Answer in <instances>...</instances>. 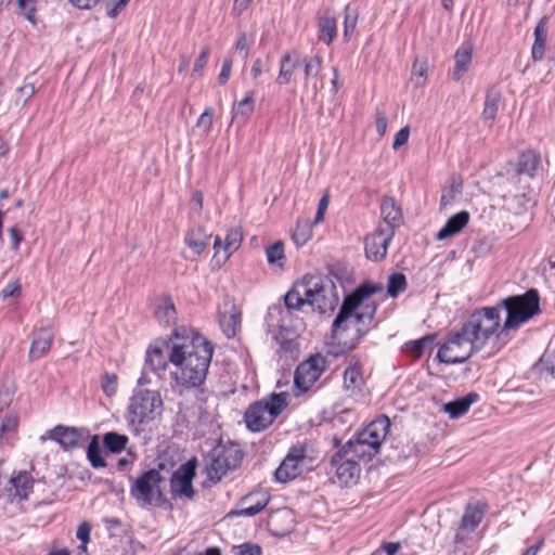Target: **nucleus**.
Instances as JSON below:
<instances>
[{"instance_id":"1","label":"nucleus","mask_w":555,"mask_h":555,"mask_svg":"<svg viewBox=\"0 0 555 555\" xmlns=\"http://www.w3.org/2000/svg\"><path fill=\"white\" fill-rule=\"evenodd\" d=\"M538 291L530 288L524 295L501 300L498 306L474 311L463 323L468 341L487 357L499 352L508 341L509 331L517 330L540 312Z\"/></svg>"},{"instance_id":"2","label":"nucleus","mask_w":555,"mask_h":555,"mask_svg":"<svg viewBox=\"0 0 555 555\" xmlns=\"http://www.w3.org/2000/svg\"><path fill=\"white\" fill-rule=\"evenodd\" d=\"M169 362L176 367L171 376L178 386L199 389L204 384L214 354V347L191 328H175L169 343Z\"/></svg>"},{"instance_id":"3","label":"nucleus","mask_w":555,"mask_h":555,"mask_svg":"<svg viewBox=\"0 0 555 555\" xmlns=\"http://www.w3.org/2000/svg\"><path fill=\"white\" fill-rule=\"evenodd\" d=\"M382 289L380 285L362 284L352 294L346 296L332 327L333 344L340 347L343 352L352 350L366 333L365 325L372 321L376 307L366 306L367 311H358V309L366 298Z\"/></svg>"},{"instance_id":"4","label":"nucleus","mask_w":555,"mask_h":555,"mask_svg":"<svg viewBox=\"0 0 555 555\" xmlns=\"http://www.w3.org/2000/svg\"><path fill=\"white\" fill-rule=\"evenodd\" d=\"M335 289V284L330 279L306 274L287 292L284 302L289 310H300L305 305H309L320 313H325L333 311L338 302Z\"/></svg>"},{"instance_id":"5","label":"nucleus","mask_w":555,"mask_h":555,"mask_svg":"<svg viewBox=\"0 0 555 555\" xmlns=\"http://www.w3.org/2000/svg\"><path fill=\"white\" fill-rule=\"evenodd\" d=\"M390 427V421L383 415L370 423L359 431L354 439H350L340 450L334 454V462L349 453L359 460L370 461L379 452Z\"/></svg>"},{"instance_id":"6","label":"nucleus","mask_w":555,"mask_h":555,"mask_svg":"<svg viewBox=\"0 0 555 555\" xmlns=\"http://www.w3.org/2000/svg\"><path fill=\"white\" fill-rule=\"evenodd\" d=\"M163 400L158 391L140 389L129 399L126 421L129 429L139 435L145 425L151 423L156 414H160Z\"/></svg>"},{"instance_id":"7","label":"nucleus","mask_w":555,"mask_h":555,"mask_svg":"<svg viewBox=\"0 0 555 555\" xmlns=\"http://www.w3.org/2000/svg\"><path fill=\"white\" fill-rule=\"evenodd\" d=\"M287 399L286 392H273L249 404L244 413L246 427L253 433L268 429L288 405Z\"/></svg>"},{"instance_id":"8","label":"nucleus","mask_w":555,"mask_h":555,"mask_svg":"<svg viewBox=\"0 0 555 555\" xmlns=\"http://www.w3.org/2000/svg\"><path fill=\"white\" fill-rule=\"evenodd\" d=\"M304 66L305 86L312 78H317L322 70V59L319 55L301 57L296 49L286 51L280 60V72L276 77V83L281 86L288 85L292 81L295 70Z\"/></svg>"},{"instance_id":"9","label":"nucleus","mask_w":555,"mask_h":555,"mask_svg":"<svg viewBox=\"0 0 555 555\" xmlns=\"http://www.w3.org/2000/svg\"><path fill=\"white\" fill-rule=\"evenodd\" d=\"M164 478L162 477L159 469H149L137 478L130 489V494L142 508L157 505L163 496L159 488Z\"/></svg>"},{"instance_id":"10","label":"nucleus","mask_w":555,"mask_h":555,"mask_svg":"<svg viewBox=\"0 0 555 555\" xmlns=\"http://www.w3.org/2000/svg\"><path fill=\"white\" fill-rule=\"evenodd\" d=\"M242 460L243 453L236 444L215 448L206 468L208 479L212 482L220 481L229 470L236 468Z\"/></svg>"},{"instance_id":"11","label":"nucleus","mask_w":555,"mask_h":555,"mask_svg":"<svg viewBox=\"0 0 555 555\" xmlns=\"http://www.w3.org/2000/svg\"><path fill=\"white\" fill-rule=\"evenodd\" d=\"M478 352L468 341L464 331L451 333L444 344L439 348L437 358L440 362L448 364L463 363L474 353Z\"/></svg>"},{"instance_id":"12","label":"nucleus","mask_w":555,"mask_h":555,"mask_svg":"<svg viewBox=\"0 0 555 555\" xmlns=\"http://www.w3.org/2000/svg\"><path fill=\"white\" fill-rule=\"evenodd\" d=\"M196 460H189L182 464L170 478V493L172 499L193 500L195 491L193 479L196 475Z\"/></svg>"},{"instance_id":"13","label":"nucleus","mask_w":555,"mask_h":555,"mask_svg":"<svg viewBox=\"0 0 555 555\" xmlns=\"http://www.w3.org/2000/svg\"><path fill=\"white\" fill-rule=\"evenodd\" d=\"M326 358L321 354L310 357L300 363L295 372V385L301 391L309 390L326 369Z\"/></svg>"},{"instance_id":"14","label":"nucleus","mask_w":555,"mask_h":555,"mask_svg":"<svg viewBox=\"0 0 555 555\" xmlns=\"http://www.w3.org/2000/svg\"><path fill=\"white\" fill-rule=\"evenodd\" d=\"M306 459V450L301 446L291 448L289 452L275 470L278 481L287 482L301 473V464Z\"/></svg>"},{"instance_id":"15","label":"nucleus","mask_w":555,"mask_h":555,"mask_svg":"<svg viewBox=\"0 0 555 555\" xmlns=\"http://www.w3.org/2000/svg\"><path fill=\"white\" fill-rule=\"evenodd\" d=\"M47 438L56 441L64 450L81 447L88 439L83 429L57 425L47 433Z\"/></svg>"},{"instance_id":"16","label":"nucleus","mask_w":555,"mask_h":555,"mask_svg":"<svg viewBox=\"0 0 555 555\" xmlns=\"http://www.w3.org/2000/svg\"><path fill=\"white\" fill-rule=\"evenodd\" d=\"M393 234L391 228L379 227L373 234L365 238V255L369 259L378 261L385 258L388 244Z\"/></svg>"},{"instance_id":"17","label":"nucleus","mask_w":555,"mask_h":555,"mask_svg":"<svg viewBox=\"0 0 555 555\" xmlns=\"http://www.w3.org/2000/svg\"><path fill=\"white\" fill-rule=\"evenodd\" d=\"M33 490V479L26 472L13 473L4 488L9 502L23 501L27 499Z\"/></svg>"},{"instance_id":"18","label":"nucleus","mask_w":555,"mask_h":555,"mask_svg":"<svg viewBox=\"0 0 555 555\" xmlns=\"http://www.w3.org/2000/svg\"><path fill=\"white\" fill-rule=\"evenodd\" d=\"M270 498L267 492H251L242 498L237 504L238 508L230 514L251 517L260 513L269 503Z\"/></svg>"},{"instance_id":"19","label":"nucleus","mask_w":555,"mask_h":555,"mask_svg":"<svg viewBox=\"0 0 555 555\" xmlns=\"http://www.w3.org/2000/svg\"><path fill=\"white\" fill-rule=\"evenodd\" d=\"M356 459L358 457L352 453H349L348 455L338 459L336 462H334V456L331 460L332 466L336 468L337 479L346 486L354 483L359 477L360 466Z\"/></svg>"},{"instance_id":"20","label":"nucleus","mask_w":555,"mask_h":555,"mask_svg":"<svg viewBox=\"0 0 555 555\" xmlns=\"http://www.w3.org/2000/svg\"><path fill=\"white\" fill-rule=\"evenodd\" d=\"M53 339L52 328L49 326H41L33 334V340L29 349V358L37 360L46 356L51 349Z\"/></svg>"},{"instance_id":"21","label":"nucleus","mask_w":555,"mask_h":555,"mask_svg":"<svg viewBox=\"0 0 555 555\" xmlns=\"http://www.w3.org/2000/svg\"><path fill=\"white\" fill-rule=\"evenodd\" d=\"M540 159L539 156L532 152L528 151L522 153L517 163H509L507 167V175L512 176H528L532 177L534 171L539 166Z\"/></svg>"},{"instance_id":"22","label":"nucleus","mask_w":555,"mask_h":555,"mask_svg":"<svg viewBox=\"0 0 555 555\" xmlns=\"http://www.w3.org/2000/svg\"><path fill=\"white\" fill-rule=\"evenodd\" d=\"M343 378V387L346 392L350 396L360 392L364 385V377L360 363L358 361H350L344 372Z\"/></svg>"},{"instance_id":"23","label":"nucleus","mask_w":555,"mask_h":555,"mask_svg":"<svg viewBox=\"0 0 555 555\" xmlns=\"http://www.w3.org/2000/svg\"><path fill=\"white\" fill-rule=\"evenodd\" d=\"M380 216L385 225L383 228H391L392 234L395 229L400 225L402 220L401 208L396 201L390 196H385L380 202Z\"/></svg>"},{"instance_id":"24","label":"nucleus","mask_w":555,"mask_h":555,"mask_svg":"<svg viewBox=\"0 0 555 555\" xmlns=\"http://www.w3.org/2000/svg\"><path fill=\"white\" fill-rule=\"evenodd\" d=\"M474 47L470 42H464L454 54V69L451 78L459 81L468 70L472 63Z\"/></svg>"},{"instance_id":"25","label":"nucleus","mask_w":555,"mask_h":555,"mask_svg":"<svg viewBox=\"0 0 555 555\" xmlns=\"http://www.w3.org/2000/svg\"><path fill=\"white\" fill-rule=\"evenodd\" d=\"M469 221V214L466 210H462L452 216L441 230L436 234V238L439 241L448 240L464 229Z\"/></svg>"},{"instance_id":"26","label":"nucleus","mask_w":555,"mask_h":555,"mask_svg":"<svg viewBox=\"0 0 555 555\" xmlns=\"http://www.w3.org/2000/svg\"><path fill=\"white\" fill-rule=\"evenodd\" d=\"M478 398L477 393L470 392L462 398L444 403L442 411L447 413L451 420L459 418L468 412L472 404L475 403Z\"/></svg>"},{"instance_id":"27","label":"nucleus","mask_w":555,"mask_h":555,"mask_svg":"<svg viewBox=\"0 0 555 555\" xmlns=\"http://www.w3.org/2000/svg\"><path fill=\"white\" fill-rule=\"evenodd\" d=\"M154 315L162 325L175 324L177 311L170 297L163 296L156 300Z\"/></svg>"},{"instance_id":"28","label":"nucleus","mask_w":555,"mask_h":555,"mask_svg":"<svg viewBox=\"0 0 555 555\" xmlns=\"http://www.w3.org/2000/svg\"><path fill=\"white\" fill-rule=\"evenodd\" d=\"M547 16H543L534 28V42L531 49V55L534 61H540L544 56L545 43L547 37Z\"/></svg>"},{"instance_id":"29","label":"nucleus","mask_w":555,"mask_h":555,"mask_svg":"<svg viewBox=\"0 0 555 555\" xmlns=\"http://www.w3.org/2000/svg\"><path fill=\"white\" fill-rule=\"evenodd\" d=\"M210 237V234H208L203 228L198 227L186 233L184 242L194 254L201 255L208 247Z\"/></svg>"},{"instance_id":"30","label":"nucleus","mask_w":555,"mask_h":555,"mask_svg":"<svg viewBox=\"0 0 555 555\" xmlns=\"http://www.w3.org/2000/svg\"><path fill=\"white\" fill-rule=\"evenodd\" d=\"M169 351L165 352L159 347H152L147 350L145 364L153 371L159 372L167 367Z\"/></svg>"},{"instance_id":"31","label":"nucleus","mask_w":555,"mask_h":555,"mask_svg":"<svg viewBox=\"0 0 555 555\" xmlns=\"http://www.w3.org/2000/svg\"><path fill=\"white\" fill-rule=\"evenodd\" d=\"M500 101V91L495 88H490L486 95L485 107L482 112V117L486 121L492 122L495 119Z\"/></svg>"},{"instance_id":"32","label":"nucleus","mask_w":555,"mask_h":555,"mask_svg":"<svg viewBox=\"0 0 555 555\" xmlns=\"http://www.w3.org/2000/svg\"><path fill=\"white\" fill-rule=\"evenodd\" d=\"M129 439L126 435L116 431L106 433L103 436V444L112 453H120L126 449Z\"/></svg>"},{"instance_id":"33","label":"nucleus","mask_w":555,"mask_h":555,"mask_svg":"<svg viewBox=\"0 0 555 555\" xmlns=\"http://www.w3.org/2000/svg\"><path fill=\"white\" fill-rule=\"evenodd\" d=\"M87 457L91 466L101 468L106 466L105 460L101 455L100 437L93 435L87 448Z\"/></svg>"},{"instance_id":"34","label":"nucleus","mask_w":555,"mask_h":555,"mask_svg":"<svg viewBox=\"0 0 555 555\" xmlns=\"http://www.w3.org/2000/svg\"><path fill=\"white\" fill-rule=\"evenodd\" d=\"M312 236V223L309 219L298 220L295 231L293 232V240L301 246L306 244Z\"/></svg>"},{"instance_id":"35","label":"nucleus","mask_w":555,"mask_h":555,"mask_svg":"<svg viewBox=\"0 0 555 555\" xmlns=\"http://www.w3.org/2000/svg\"><path fill=\"white\" fill-rule=\"evenodd\" d=\"M242 240H243V234H242V231L240 228L231 229L228 232V234L225 236V243L223 246L225 255L222 259V263L225 262L228 260V258L230 257V255L240 247Z\"/></svg>"},{"instance_id":"36","label":"nucleus","mask_w":555,"mask_h":555,"mask_svg":"<svg viewBox=\"0 0 555 555\" xmlns=\"http://www.w3.org/2000/svg\"><path fill=\"white\" fill-rule=\"evenodd\" d=\"M406 279L403 273H392L387 283V294L388 296L396 298L400 293L405 291L406 288Z\"/></svg>"},{"instance_id":"37","label":"nucleus","mask_w":555,"mask_h":555,"mask_svg":"<svg viewBox=\"0 0 555 555\" xmlns=\"http://www.w3.org/2000/svg\"><path fill=\"white\" fill-rule=\"evenodd\" d=\"M319 29L324 38V42L328 46L336 36V21L332 16H323L319 22Z\"/></svg>"},{"instance_id":"38","label":"nucleus","mask_w":555,"mask_h":555,"mask_svg":"<svg viewBox=\"0 0 555 555\" xmlns=\"http://www.w3.org/2000/svg\"><path fill=\"white\" fill-rule=\"evenodd\" d=\"M267 260L270 264H278L279 267H283V260L285 259L284 255V244L279 241L274 244L268 246L266 248Z\"/></svg>"},{"instance_id":"39","label":"nucleus","mask_w":555,"mask_h":555,"mask_svg":"<svg viewBox=\"0 0 555 555\" xmlns=\"http://www.w3.org/2000/svg\"><path fill=\"white\" fill-rule=\"evenodd\" d=\"M482 519V512L477 507H467L463 519L462 527L468 531H473L480 524Z\"/></svg>"},{"instance_id":"40","label":"nucleus","mask_w":555,"mask_h":555,"mask_svg":"<svg viewBox=\"0 0 555 555\" xmlns=\"http://www.w3.org/2000/svg\"><path fill=\"white\" fill-rule=\"evenodd\" d=\"M294 333L284 326L280 327L279 334L275 339L281 348L287 352H293L297 349L298 345L293 337Z\"/></svg>"},{"instance_id":"41","label":"nucleus","mask_w":555,"mask_h":555,"mask_svg":"<svg viewBox=\"0 0 555 555\" xmlns=\"http://www.w3.org/2000/svg\"><path fill=\"white\" fill-rule=\"evenodd\" d=\"M254 111V99L251 95L245 96L237 105L232 109V120L237 118L246 119Z\"/></svg>"},{"instance_id":"42","label":"nucleus","mask_w":555,"mask_h":555,"mask_svg":"<svg viewBox=\"0 0 555 555\" xmlns=\"http://www.w3.org/2000/svg\"><path fill=\"white\" fill-rule=\"evenodd\" d=\"M427 75V63L425 60L420 61L416 59L413 63L411 80L416 87H421L425 83Z\"/></svg>"},{"instance_id":"43","label":"nucleus","mask_w":555,"mask_h":555,"mask_svg":"<svg viewBox=\"0 0 555 555\" xmlns=\"http://www.w3.org/2000/svg\"><path fill=\"white\" fill-rule=\"evenodd\" d=\"M221 327L228 337H233L240 326V318L235 313L224 314L220 319Z\"/></svg>"},{"instance_id":"44","label":"nucleus","mask_w":555,"mask_h":555,"mask_svg":"<svg viewBox=\"0 0 555 555\" xmlns=\"http://www.w3.org/2000/svg\"><path fill=\"white\" fill-rule=\"evenodd\" d=\"M18 426V416L15 413L8 414L0 425V444L5 435L15 433Z\"/></svg>"},{"instance_id":"45","label":"nucleus","mask_w":555,"mask_h":555,"mask_svg":"<svg viewBox=\"0 0 555 555\" xmlns=\"http://www.w3.org/2000/svg\"><path fill=\"white\" fill-rule=\"evenodd\" d=\"M358 13L354 8L347 5L345 9L344 36L347 38L356 29Z\"/></svg>"},{"instance_id":"46","label":"nucleus","mask_w":555,"mask_h":555,"mask_svg":"<svg viewBox=\"0 0 555 555\" xmlns=\"http://www.w3.org/2000/svg\"><path fill=\"white\" fill-rule=\"evenodd\" d=\"M101 386L106 396L113 397L118 388L117 376L115 374L105 373L102 376Z\"/></svg>"},{"instance_id":"47","label":"nucleus","mask_w":555,"mask_h":555,"mask_svg":"<svg viewBox=\"0 0 555 555\" xmlns=\"http://www.w3.org/2000/svg\"><path fill=\"white\" fill-rule=\"evenodd\" d=\"M18 8L24 13L25 18L36 25V0H18Z\"/></svg>"},{"instance_id":"48","label":"nucleus","mask_w":555,"mask_h":555,"mask_svg":"<svg viewBox=\"0 0 555 555\" xmlns=\"http://www.w3.org/2000/svg\"><path fill=\"white\" fill-rule=\"evenodd\" d=\"M91 526L89 522L83 521L79 525L77 529V539L81 541V544L78 546V550H81V553H85L87 550V544L90 541Z\"/></svg>"},{"instance_id":"49","label":"nucleus","mask_w":555,"mask_h":555,"mask_svg":"<svg viewBox=\"0 0 555 555\" xmlns=\"http://www.w3.org/2000/svg\"><path fill=\"white\" fill-rule=\"evenodd\" d=\"M214 111L211 107H207L204 113L199 116L196 126L203 130L204 133H208L212 126Z\"/></svg>"},{"instance_id":"50","label":"nucleus","mask_w":555,"mask_h":555,"mask_svg":"<svg viewBox=\"0 0 555 555\" xmlns=\"http://www.w3.org/2000/svg\"><path fill=\"white\" fill-rule=\"evenodd\" d=\"M209 52H210V50H209V47H207V46L202 49L199 56L197 57V60L194 63V67H193V72H192L193 77L194 76L199 77L202 75L204 67L207 64Z\"/></svg>"},{"instance_id":"51","label":"nucleus","mask_w":555,"mask_h":555,"mask_svg":"<svg viewBox=\"0 0 555 555\" xmlns=\"http://www.w3.org/2000/svg\"><path fill=\"white\" fill-rule=\"evenodd\" d=\"M235 555H261V547L257 544L245 543L234 547Z\"/></svg>"},{"instance_id":"52","label":"nucleus","mask_w":555,"mask_h":555,"mask_svg":"<svg viewBox=\"0 0 555 555\" xmlns=\"http://www.w3.org/2000/svg\"><path fill=\"white\" fill-rule=\"evenodd\" d=\"M387 124H388V120H387L386 113L384 111L376 109L375 126H376V131L379 137L385 135L386 130H387Z\"/></svg>"},{"instance_id":"53","label":"nucleus","mask_w":555,"mask_h":555,"mask_svg":"<svg viewBox=\"0 0 555 555\" xmlns=\"http://www.w3.org/2000/svg\"><path fill=\"white\" fill-rule=\"evenodd\" d=\"M433 344V337L431 336H425L421 339L414 340L412 343V352L415 357H420L424 349L429 347Z\"/></svg>"},{"instance_id":"54","label":"nucleus","mask_w":555,"mask_h":555,"mask_svg":"<svg viewBox=\"0 0 555 555\" xmlns=\"http://www.w3.org/2000/svg\"><path fill=\"white\" fill-rule=\"evenodd\" d=\"M129 0H113L107 1L106 10L109 17H116L118 13L125 9Z\"/></svg>"},{"instance_id":"55","label":"nucleus","mask_w":555,"mask_h":555,"mask_svg":"<svg viewBox=\"0 0 555 555\" xmlns=\"http://www.w3.org/2000/svg\"><path fill=\"white\" fill-rule=\"evenodd\" d=\"M409 137H410V128L406 126V127H403L401 130H399L396 135H395V140H393V143H392V149L395 151L399 150L401 146H403L404 144L408 143V140H409Z\"/></svg>"},{"instance_id":"56","label":"nucleus","mask_w":555,"mask_h":555,"mask_svg":"<svg viewBox=\"0 0 555 555\" xmlns=\"http://www.w3.org/2000/svg\"><path fill=\"white\" fill-rule=\"evenodd\" d=\"M328 204H330V195L327 193H325L319 202L318 210H317L314 221H313L314 224H318L323 221L325 211L328 207Z\"/></svg>"},{"instance_id":"57","label":"nucleus","mask_w":555,"mask_h":555,"mask_svg":"<svg viewBox=\"0 0 555 555\" xmlns=\"http://www.w3.org/2000/svg\"><path fill=\"white\" fill-rule=\"evenodd\" d=\"M235 51L237 53H240V55L243 59H246L248 56L249 42H248V39H247V35L245 33H241L238 35V39H237L236 44H235Z\"/></svg>"},{"instance_id":"58","label":"nucleus","mask_w":555,"mask_h":555,"mask_svg":"<svg viewBox=\"0 0 555 555\" xmlns=\"http://www.w3.org/2000/svg\"><path fill=\"white\" fill-rule=\"evenodd\" d=\"M231 69H232V60L230 57H227L223 61L221 72L218 77L219 83L224 85L228 81L230 74H231Z\"/></svg>"},{"instance_id":"59","label":"nucleus","mask_w":555,"mask_h":555,"mask_svg":"<svg viewBox=\"0 0 555 555\" xmlns=\"http://www.w3.org/2000/svg\"><path fill=\"white\" fill-rule=\"evenodd\" d=\"M21 293V286L17 282L9 283L2 291V296L4 298L17 296Z\"/></svg>"},{"instance_id":"60","label":"nucleus","mask_w":555,"mask_h":555,"mask_svg":"<svg viewBox=\"0 0 555 555\" xmlns=\"http://www.w3.org/2000/svg\"><path fill=\"white\" fill-rule=\"evenodd\" d=\"M13 391L9 388L0 389V411L12 402Z\"/></svg>"},{"instance_id":"61","label":"nucleus","mask_w":555,"mask_h":555,"mask_svg":"<svg viewBox=\"0 0 555 555\" xmlns=\"http://www.w3.org/2000/svg\"><path fill=\"white\" fill-rule=\"evenodd\" d=\"M543 369L555 378V353L547 356L542 360Z\"/></svg>"},{"instance_id":"62","label":"nucleus","mask_w":555,"mask_h":555,"mask_svg":"<svg viewBox=\"0 0 555 555\" xmlns=\"http://www.w3.org/2000/svg\"><path fill=\"white\" fill-rule=\"evenodd\" d=\"M70 4L81 10H89L98 4L100 0H68Z\"/></svg>"},{"instance_id":"63","label":"nucleus","mask_w":555,"mask_h":555,"mask_svg":"<svg viewBox=\"0 0 555 555\" xmlns=\"http://www.w3.org/2000/svg\"><path fill=\"white\" fill-rule=\"evenodd\" d=\"M191 207L196 211H201L203 208V193L201 191H196L193 193L191 198Z\"/></svg>"},{"instance_id":"64","label":"nucleus","mask_w":555,"mask_h":555,"mask_svg":"<svg viewBox=\"0 0 555 555\" xmlns=\"http://www.w3.org/2000/svg\"><path fill=\"white\" fill-rule=\"evenodd\" d=\"M9 235L12 240L13 248L16 249L20 243L23 241V235L16 227H12L9 229Z\"/></svg>"}]
</instances>
